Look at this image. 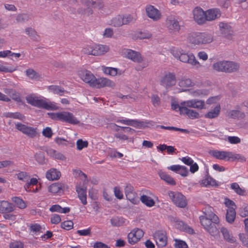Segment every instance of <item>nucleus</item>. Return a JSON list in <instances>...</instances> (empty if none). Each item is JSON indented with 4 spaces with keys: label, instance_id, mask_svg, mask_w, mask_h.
<instances>
[{
    "label": "nucleus",
    "instance_id": "nucleus-15",
    "mask_svg": "<svg viewBox=\"0 0 248 248\" xmlns=\"http://www.w3.org/2000/svg\"><path fill=\"white\" fill-rule=\"evenodd\" d=\"M72 124H78L80 121L73 115L68 111L61 112L60 120Z\"/></svg>",
    "mask_w": 248,
    "mask_h": 248
},
{
    "label": "nucleus",
    "instance_id": "nucleus-40",
    "mask_svg": "<svg viewBox=\"0 0 248 248\" xmlns=\"http://www.w3.org/2000/svg\"><path fill=\"white\" fill-rule=\"evenodd\" d=\"M123 18V22L124 25H127L130 23L134 22L136 20V16L130 15L127 14L125 15H122Z\"/></svg>",
    "mask_w": 248,
    "mask_h": 248
},
{
    "label": "nucleus",
    "instance_id": "nucleus-62",
    "mask_svg": "<svg viewBox=\"0 0 248 248\" xmlns=\"http://www.w3.org/2000/svg\"><path fill=\"white\" fill-rule=\"evenodd\" d=\"M228 140L231 144H238L241 142V139L236 136H229Z\"/></svg>",
    "mask_w": 248,
    "mask_h": 248
},
{
    "label": "nucleus",
    "instance_id": "nucleus-53",
    "mask_svg": "<svg viewBox=\"0 0 248 248\" xmlns=\"http://www.w3.org/2000/svg\"><path fill=\"white\" fill-rule=\"evenodd\" d=\"M125 195L127 199L130 201L132 203L136 204L139 202L136 194L135 192Z\"/></svg>",
    "mask_w": 248,
    "mask_h": 248
},
{
    "label": "nucleus",
    "instance_id": "nucleus-31",
    "mask_svg": "<svg viewBox=\"0 0 248 248\" xmlns=\"http://www.w3.org/2000/svg\"><path fill=\"white\" fill-rule=\"evenodd\" d=\"M158 173L160 178L167 183L172 186L175 185L176 183L174 180L170 175L162 170H159Z\"/></svg>",
    "mask_w": 248,
    "mask_h": 248
},
{
    "label": "nucleus",
    "instance_id": "nucleus-24",
    "mask_svg": "<svg viewBox=\"0 0 248 248\" xmlns=\"http://www.w3.org/2000/svg\"><path fill=\"white\" fill-rule=\"evenodd\" d=\"M218 25L220 32L225 36L229 38L233 32L232 28L229 24L222 22H220Z\"/></svg>",
    "mask_w": 248,
    "mask_h": 248
},
{
    "label": "nucleus",
    "instance_id": "nucleus-36",
    "mask_svg": "<svg viewBox=\"0 0 248 248\" xmlns=\"http://www.w3.org/2000/svg\"><path fill=\"white\" fill-rule=\"evenodd\" d=\"M124 124L126 125L133 126L135 127H139L141 126V123L134 120H119L117 121Z\"/></svg>",
    "mask_w": 248,
    "mask_h": 248
},
{
    "label": "nucleus",
    "instance_id": "nucleus-20",
    "mask_svg": "<svg viewBox=\"0 0 248 248\" xmlns=\"http://www.w3.org/2000/svg\"><path fill=\"white\" fill-rule=\"evenodd\" d=\"M78 76L83 81L89 84L92 86V82L94 79V76L91 72L87 70H81L78 72Z\"/></svg>",
    "mask_w": 248,
    "mask_h": 248
},
{
    "label": "nucleus",
    "instance_id": "nucleus-19",
    "mask_svg": "<svg viewBox=\"0 0 248 248\" xmlns=\"http://www.w3.org/2000/svg\"><path fill=\"white\" fill-rule=\"evenodd\" d=\"M210 155L214 158L229 161L230 152L218 150H210L209 151Z\"/></svg>",
    "mask_w": 248,
    "mask_h": 248
},
{
    "label": "nucleus",
    "instance_id": "nucleus-32",
    "mask_svg": "<svg viewBox=\"0 0 248 248\" xmlns=\"http://www.w3.org/2000/svg\"><path fill=\"white\" fill-rule=\"evenodd\" d=\"M220 105H217L213 109L211 110L205 114V117L209 119H213L217 117L220 112Z\"/></svg>",
    "mask_w": 248,
    "mask_h": 248
},
{
    "label": "nucleus",
    "instance_id": "nucleus-63",
    "mask_svg": "<svg viewBox=\"0 0 248 248\" xmlns=\"http://www.w3.org/2000/svg\"><path fill=\"white\" fill-rule=\"evenodd\" d=\"M235 208L236 207H231L228 208V209L227 210L226 217H235Z\"/></svg>",
    "mask_w": 248,
    "mask_h": 248
},
{
    "label": "nucleus",
    "instance_id": "nucleus-42",
    "mask_svg": "<svg viewBox=\"0 0 248 248\" xmlns=\"http://www.w3.org/2000/svg\"><path fill=\"white\" fill-rule=\"evenodd\" d=\"M48 90L54 93L62 95L65 92L63 89L60 87L56 85H51L48 87Z\"/></svg>",
    "mask_w": 248,
    "mask_h": 248
},
{
    "label": "nucleus",
    "instance_id": "nucleus-16",
    "mask_svg": "<svg viewBox=\"0 0 248 248\" xmlns=\"http://www.w3.org/2000/svg\"><path fill=\"white\" fill-rule=\"evenodd\" d=\"M193 18L200 25L203 24L206 22V14L202 8H195L193 11Z\"/></svg>",
    "mask_w": 248,
    "mask_h": 248
},
{
    "label": "nucleus",
    "instance_id": "nucleus-48",
    "mask_svg": "<svg viewBox=\"0 0 248 248\" xmlns=\"http://www.w3.org/2000/svg\"><path fill=\"white\" fill-rule=\"evenodd\" d=\"M102 70L106 74L112 76H115L117 74V69L115 68L102 66Z\"/></svg>",
    "mask_w": 248,
    "mask_h": 248
},
{
    "label": "nucleus",
    "instance_id": "nucleus-41",
    "mask_svg": "<svg viewBox=\"0 0 248 248\" xmlns=\"http://www.w3.org/2000/svg\"><path fill=\"white\" fill-rule=\"evenodd\" d=\"M178 84L181 87L186 88L193 85V83L190 79L184 78L179 81Z\"/></svg>",
    "mask_w": 248,
    "mask_h": 248
},
{
    "label": "nucleus",
    "instance_id": "nucleus-57",
    "mask_svg": "<svg viewBox=\"0 0 248 248\" xmlns=\"http://www.w3.org/2000/svg\"><path fill=\"white\" fill-rule=\"evenodd\" d=\"M239 237L243 245L248 248V234L240 233Z\"/></svg>",
    "mask_w": 248,
    "mask_h": 248
},
{
    "label": "nucleus",
    "instance_id": "nucleus-21",
    "mask_svg": "<svg viewBox=\"0 0 248 248\" xmlns=\"http://www.w3.org/2000/svg\"><path fill=\"white\" fill-rule=\"evenodd\" d=\"M15 206L6 201H0V213L8 214L13 212L15 210Z\"/></svg>",
    "mask_w": 248,
    "mask_h": 248
},
{
    "label": "nucleus",
    "instance_id": "nucleus-9",
    "mask_svg": "<svg viewBox=\"0 0 248 248\" xmlns=\"http://www.w3.org/2000/svg\"><path fill=\"white\" fill-rule=\"evenodd\" d=\"M15 125L18 130L30 138H33L38 134L37 128L29 126L19 123L16 124Z\"/></svg>",
    "mask_w": 248,
    "mask_h": 248
},
{
    "label": "nucleus",
    "instance_id": "nucleus-61",
    "mask_svg": "<svg viewBox=\"0 0 248 248\" xmlns=\"http://www.w3.org/2000/svg\"><path fill=\"white\" fill-rule=\"evenodd\" d=\"M175 247L176 248H187V245L186 243L182 241L179 240H175Z\"/></svg>",
    "mask_w": 248,
    "mask_h": 248
},
{
    "label": "nucleus",
    "instance_id": "nucleus-8",
    "mask_svg": "<svg viewBox=\"0 0 248 248\" xmlns=\"http://www.w3.org/2000/svg\"><path fill=\"white\" fill-rule=\"evenodd\" d=\"M176 82V78L174 73L169 72L161 77L160 84L166 89L174 86Z\"/></svg>",
    "mask_w": 248,
    "mask_h": 248
},
{
    "label": "nucleus",
    "instance_id": "nucleus-33",
    "mask_svg": "<svg viewBox=\"0 0 248 248\" xmlns=\"http://www.w3.org/2000/svg\"><path fill=\"white\" fill-rule=\"evenodd\" d=\"M4 92L13 99L17 102H21V98L19 94L17 93L15 90L12 89L5 88L4 89Z\"/></svg>",
    "mask_w": 248,
    "mask_h": 248
},
{
    "label": "nucleus",
    "instance_id": "nucleus-34",
    "mask_svg": "<svg viewBox=\"0 0 248 248\" xmlns=\"http://www.w3.org/2000/svg\"><path fill=\"white\" fill-rule=\"evenodd\" d=\"M201 185L206 187L217 186L216 181L210 176H206L201 182Z\"/></svg>",
    "mask_w": 248,
    "mask_h": 248
},
{
    "label": "nucleus",
    "instance_id": "nucleus-23",
    "mask_svg": "<svg viewBox=\"0 0 248 248\" xmlns=\"http://www.w3.org/2000/svg\"><path fill=\"white\" fill-rule=\"evenodd\" d=\"M181 114H186L189 118L194 119L200 118L199 113L195 110L182 106L180 109Z\"/></svg>",
    "mask_w": 248,
    "mask_h": 248
},
{
    "label": "nucleus",
    "instance_id": "nucleus-35",
    "mask_svg": "<svg viewBox=\"0 0 248 248\" xmlns=\"http://www.w3.org/2000/svg\"><path fill=\"white\" fill-rule=\"evenodd\" d=\"M238 161L241 162H245L246 160V157L239 154H234L232 152H230L229 161Z\"/></svg>",
    "mask_w": 248,
    "mask_h": 248
},
{
    "label": "nucleus",
    "instance_id": "nucleus-56",
    "mask_svg": "<svg viewBox=\"0 0 248 248\" xmlns=\"http://www.w3.org/2000/svg\"><path fill=\"white\" fill-rule=\"evenodd\" d=\"M62 228L66 230H69L73 228V222L71 220H66L61 223Z\"/></svg>",
    "mask_w": 248,
    "mask_h": 248
},
{
    "label": "nucleus",
    "instance_id": "nucleus-10",
    "mask_svg": "<svg viewBox=\"0 0 248 248\" xmlns=\"http://www.w3.org/2000/svg\"><path fill=\"white\" fill-rule=\"evenodd\" d=\"M241 105H237L235 109H228L226 112V116L229 119L242 120L246 117L244 112L241 111Z\"/></svg>",
    "mask_w": 248,
    "mask_h": 248
},
{
    "label": "nucleus",
    "instance_id": "nucleus-17",
    "mask_svg": "<svg viewBox=\"0 0 248 248\" xmlns=\"http://www.w3.org/2000/svg\"><path fill=\"white\" fill-rule=\"evenodd\" d=\"M144 235L143 231L140 229H135L128 234V241L131 244L137 243Z\"/></svg>",
    "mask_w": 248,
    "mask_h": 248
},
{
    "label": "nucleus",
    "instance_id": "nucleus-26",
    "mask_svg": "<svg viewBox=\"0 0 248 248\" xmlns=\"http://www.w3.org/2000/svg\"><path fill=\"white\" fill-rule=\"evenodd\" d=\"M167 24L169 30L171 31L177 32L180 29L178 21L174 18L168 19Z\"/></svg>",
    "mask_w": 248,
    "mask_h": 248
},
{
    "label": "nucleus",
    "instance_id": "nucleus-5",
    "mask_svg": "<svg viewBox=\"0 0 248 248\" xmlns=\"http://www.w3.org/2000/svg\"><path fill=\"white\" fill-rule=\"evenodd\" d=\"M84 6L79 9L78 11L81 14L89 16L93 13L92 8L102 9L104 4L102 0H87Z\"/></svg>",
    "mask_w": 248,
    "mask_h": 248
},
{
    "label": "nucleus",
    "instance_id": "nucleus-28",
    "mask_svg": "<svg viewBox=\"0 0 248 248\" xmlns=\"http://www.w3.org/2000/svg\"><path fill=\"white\" fill-rule=\"evenodd\" d=\"M76 191L78 193V196L82 203L83 204L87 203L86 201V187L84 186L78 185L76 187Z\"/></svg>",
    "mask_w": 248,
    "mask_h": 248
},
{
    "label": "nucleus",
    "instance_id": "nucleus-58",
    "mask_svg": "<svg viewBox=\"0 0 248 248\" xmlns=\"http://www.w3.org/2000/svg\"><path fill=\"white\" fill-rule=\"evenodd\" d=\"M16 175L19 180L23 181H26L29 178L28 173L25 171H20Z\"/></svg>",
    "mask_w": 248,
    "mask_h": 248
},
{
    "label": "nucleus",
    "instance_id": "nucleus-54",
    "mask_svg": "<svg viewBox=\"0 0 248 248\" xmlns=\"http://www.w3.org/2000/svg\"><path fill=\"white\" fill-rule=\"evenodd\" d=\"M29 16L25 14H19L16 17V20L18 23H23L29 20Z\"/></svg>",
    "mask_w": 248,
    "mask_h": 248
},
{
    "label": "nucleus",
    "instance_id": "nucleus-6",
    "mask_svg": "<svg viewBox=\"0 0 248 248\" xmlns=\"http://www.w3.org/2000/svg\"><path fill=\"white\" fill-rule=\"evenodd\" d=\"M201 223L204 228L212 236H215L219 233L216 224L219 222L218 218H201Z\"/></svg>",
    "mask_w": 248,
    "mask_h": 248
},
{
    "label": "nucleus",
    "instance_id": "nucleus-59",
    "mask_svg": "<svg viewBox=\"0 0 248 248\" xmlns=\"http://www.w3.org/2000/svg\"><path fill=\"white\" fill-rule=\"evenodd\" d=\"M193 96L199 97L205 95L207 93V91L205 90H197L191 92Z\"/></svg>",
    "mask_w": 248,
    "mask_h": 248
},
{
    "label": "nucleus",
    "instance_id": "nucleus-1",
    "mask_svg": "<svg viewBox=\"0 0 248 248\" xmlns=\"http://www.w3.org/2000/svg\"><path fill=\"white\" fill-rule=\"evenodd\" d=\"M173 56L182 62L188 63L196 68L201 66L195 55L191 52H186L181 48L173 49L171 50Z\"/></svg>",
    "mask_w": 248,
    "mask_h": 248
},
{
    "label": "nucleus",
    "instance_id": "nucleus-50",
    "mask_svg": "<svg viewBox=\"0 0 248 248\" xmlns=\"http://www.w3.org/2000/svg\"><path fill=\"white\" fill-rule=\"evenodd\" d=\"M94 46H86L82 48V52L87 55L94 56Z\"/></svg>",
    "mask_w": 248,
    "mask_h": 248
},
{
    "label": "nucleus",
    "instance_id": "nucleus-64",
    "mask_svg": "<svg viewBox=\"0 0 248 248\" xmlns=\"http://www.w3.org/2000/svg\"><path fill=\"white\" fill-rule=\"evenodd\" d=\"M42 134L45 137L50 138L52 136L53 133L51 128L47 127L43 130Z\"/></svg>",
    "mask_w": 248,
    "mask_h": 248
},
{
    "label": "nucleus",
    "instance_id": "nucleus-30",
    "mask_svg": "<svg viewBox=\"0 0 248 248\" xmlns=\"http://www.w3.org/2000/svg\"><path fill=\"white\" fill-rule=\"evenodd\" d=\"M60 171L55 169H51L46 173V177L49 180H55L59 179L61 177Z\"/></svg>",
    "mask_w": 248,
    "mask_h": 248
},
{
    "label": "nucleus",
    "instance_id": "nucleus-55",
    "mask_svg": "<svg viewBox=\"0 0 248 248\" xmlns=\"http://www.w3.org/2000/svg\"><path fill=\"white\" fill-rule=\"evenodd\" d=\"M88 142L87 141H83L81 139H79L77 141V147L78 150H82L83 148L87 147Z\"/></svg>",
    "mask_w": 248,
    "mask_h": 248
},
{
    "label": "nucleus",
    "instance_id": "nucleus-49",
    "mask_svg": "<svg viewBox=\"0 0 248 248\" xmlns=\"http://www.w3.org/2000/svg\"><path fill=\"white\" fill-rule=\"evenodd\" d=\"M25 32L31 39L36 40L38 39L37 32L33 29L28 28L26 29Z\"/></svg>",
    "mask_w": 248,
    "mask_h": 248
},
{
    "label": "nucleus",
    "instance_id": "nucleus-22",
    "mask_svg": "<svg viewBox=\"0 0 248 248\" xmlns=\"http://www.w3.org/2000/svg\"><path fill=\"white\" fill-rule=\"evenodd\" d=\"M206 21H213L221 16V13L218 9H212L205 12Z\"/></svg>",
    "mask_w": 248,
    "mask_h": 248
},
{
    "label": "nucleus",
    "instance_id": "nucleus-13",
    "mask_svg": "<svg viewBox=\"0 0 248 248\" xmlns=\"http://www.w3.org/2000/svg\"><path fill=\"white\" fill-rule=\"evenodd\" d=\"M154 239L158 247L163 248L166 246L167 243V237L165 232L158 231L154 234Z\"/></svg>",
    "mask_w": 248,
    "mask_h": 248
},
{
    "label": "nucleus",
    "instance_id": "nucleus-44",
    "mask_svg": "<svg viewBox=\"0 0 248 248\" xmlns=\"http://www.w3.org/2000/svg\"><path fill=\"white\" fill-rule=\"evenodd\" d=\"M12 201L20 209H24L26 207V204L23 200L18 197H13Z\"/></svg>",
    "mask_w": 248,
    "mask_h": 248
},
{
    "label": "nucleus",
    "instance_id": "nucleus-37",
    "mask_svg": "<svg viewBox=\"0 0 248 248\" xmlns=\"http://www.w3.org/2000/svg\"><path fill=\"white\" fill-rule=\"evenodd\" d=\"M140 200L143 203L148 207H152L155 204L154 201L151 197L145 195L141 196Z\"/></svg>",
    "mask_w": 248,
    "mask_h": 248
},
{
    "label": "nucleus",
    "instance_id": "nucleus-46",
    "mask_svg": "<svg viewBox=\"0 0 248 248\" xmlns=\"http://www.w3.org/2000/svg\"><path fill=\"white\" fill-rule=\"evenodd\" d=\"M35 160L40 165H44L46 163V160L45 158L44 154L42 152H39L35 155Z\"/></svg>",
    "mask_w": 248,
    "mask_h": 248
},
{
    "label": "nucleus",
    "instance_id": "nucleus-52",
    "mask_svg": "<svg viewBox=\"0 0 248 248\" xmlns=\"http://www.w3.org/2000/svg\"><path fill=\"white\" fill-rule=\"evenodd\" d=\"M5 116L10 118H13L14 119H17L21 120H23L25 118L24 116L19 112L7 113L5 115Z\"/></svg>",
    "mask_w": 248,
    "mask_h": 248
},
{
    "label": "nucleus",
    "instance_id": "nucleus-45",
    "mask_svg": "<svg viewBox=\"0 0 248 248\" xmlns=\"http://www.w3.org/2000/svg\"><path fill=\"white\" fill-rule=\"evenodd\" d=\"M110 222L112 226L119 227L123 225L125 222V220L124 218H112Z\"/></svg>",
    "mask_w": 248,
    "mask_h": 248
},
{
    "label": "nucleus",
    "instance_id": "nucleus-47",
    "mask_svg": "<svg viewBox=\"0 0 248 248\" xmlns=\"http://www.w3.org/2000/svg\"><path fill=\"white\" fill-rule=\"evenodd\" d=\"M231 188L239 195H244L245 194V190L242 189L236 183H232L231 185Z\"/></svg>",
    "mask_w": 248,
    "mask_h": 248
},
{
    "label": "nucleus",
    "instance_id": "nucleus-12",
    "mask_svg": "<svg viewBox=\"0 0 248 248\" xmlns=\"http://www.w3.org/2000/svg\"><path fill=\"white\" fill-rule=\"evenodd\" d=\"M147 16L154 21H158L162 16L160 11L152 5H147L145 7Z\"/></svg>",
    "mask_w": 248,
    "mask_h": 248
},
{
    "label": "nucleus",
    "instance_id": "nucleus-27",
    "mask_svg": "<svg viewBox=\"0 0 248 248\" xmlns=\"http://www.w3.org/2000/svg\"><path fill=\"white\" fill-rule=\"evenodd\" d=\"M25 73L28 78L32 80L40 81L43 78L40 74L32 68L27 69Z\"/></svg>",
    "mask_w": 248,
    "mask_h": 248
},
{
    "label": "nucleus",
    "instance_id": "nucleus-14",
    "mask_svg": "<svg viewBox=\"0 0 248 248\" xmlns=\"http://www.w3.org/2000/svg\"><path fill=\"white\" fill-rule=\"evenodd\" d=\"M115 86V83L111 80L106 78H96L94 77V79L92 82V86L100 88L105 86L113 87Z\"/></svg>",
    "mask_w": 248,
    "mask_h": 248
},
{
    "label": "nucleus",
    "instance_id": "nucleus-2",
    "mask_svg": "<svg viewBox=\"0 0 248 248\" xmlns=\"http://www.w3.org/2000/svg\"><path fill=\"white\" fill-rule=\"evenodd\" d=\"M187 39L188 42L194 45H207L211 43L214 40V36L211 33L192 32L189 34Z\"/></svg>",
    "mask_w": 248,
    "mask_h": 248
},
{
    "label": "nucleus",
    "instance_id": "nucleus-4",
    "mask_svg": "<svg viewBox=\"0 0 248 248\" xmlns=\"http://www.w3.org/2000/svg\"><path fill=\"white\" fill-rule=\"evenodd\" d=\"M26 99L28 103L39 108H44L47 110H57L59 108L55 103L47 102L44 99H39V97L32 95L27 96Z\"/></svg>",
    "mask_w": 248,
    "mask_h": 248
},
{
    "label": "nucleus",
    "instance_id": "nucleus-60",
    "mask_svg": "<svg viewBox=\"0 0 248 248\" xmlns=\"http://www.w3.org/2000/svg\"><path fill=\"white\" fill-rule=\"evenodd\" d=\"M151 100L153 105L155 107H157L160 105V98L157 95L154 94L151 96Z\"/></svg>",
    "mask_w": 248,
    "mask_h": 248
},
{
    "label": "nucleus",
    "instance_id": "nucleus-18",
    "mask_svg": "<svg viewBox=\"0 0 248 248\" xmlns=\"http://www.w3.org/2000/svg\"><path fill=\"white\" fill-rule=\"evenodd\" d=\"M124 53L126 58L134 62L140 63L143 61L141 54L138 52L131 49H125Z\"/></svg>",
    "mask_w": 248,
    "mask_h": 248
},
{
    "label": "nucleus",
    "instance_id": "nucleus-29",
    "mask_svg": "<svg viewBox=\"0 0 248 248\" xmlns=\"http://www.w3.org/2000/svg\"><path fill=\"white\" fill-rule=\"evenodd\" d=\"M109 50L108 46L103 45H94V56H100Z\"/></svg>",
    "mask_w": 248,
    "mask_h": 248
},
{
    "label": "nucleus",
    "instance_id": "nucleus-39",
    "mask_svg": "<svg viewBox=\"0 0 248 248\" xmlns=\"http://www.w3.org/2000/svg\"><path fill=\"white\" fill-rule=\"evenodd\" d=\"M63 185L60 183H55L51 185L49 187V191L53 193H57L60 192L61 190L62 189Z\"/></svg>",
    "mask_w": 248,
    "mask_h": 248
},
{
    "label": "nucleus",
    "instance_id": "nucleus-51",
    "mask_svg": "<svg viewBox=\"0 0 248 248\" xmlns=\"http://www.w3.org/2000/svg\"><path fill=\"white\" fill-rule=\"evenodd\" d=\"M160 127L164 129L178 131H180L181 132H183V133H187V134H188L189 133V131L187 129L173 127V126H165L163 125H161Z\"/></svg>",
    "mask_w": 248,
    "mask_h": 248
},
{
    "label": "nucleus",
    "instance_id": "nucleus-43",
    "mask_svg": "<svg viewBox=\"0 0 248 248\" xmlns=\"http://www.w3.org/2000/svg\"><path fill=\"white\" fill-rule=\"evenodd\" d=\"M111 24L115 27H120L124 25L122 15H118L112 18Z\"/></svg>",
    "mask_w": 248,
    "mask_h": 248
},
{
    "label": "nucleus",
    "instance_id": "nucleus-11",
    "mask_svg": "<svg viewBox=\"0 0 248 248\" xmlns=\"http://www.w3.org/2000/svg\"><path fill=\"white\" fill-rule=\"evenodd\" d=\"M181 105L187 108H194L200 110L205 108V102L200 99H191L183 101L181 102Z\"/></svg>",
    "mask_w": 248,
    "mask_h": 248
},
{
    "label": "nucleus",
    "instance_id": "nucleus-7",
    "mask_svg": "<svg viewBox=\"0 0 248 248\" xmlns=\"http://www.w3.org/2000/svg\"><path fill=\"white\" fill-rule=\"evenodd\" d=\"M169 196L172 202L177 206L185 208L187 205L186 198L184 195L178 192L170 191Z\"/></svg>",
    "mask_w": 248,
    "mask_h": 248
},
{
    "label": "nucleus",
    "instance_id": "nucleus-3",
    "mask_svg": "<svg viewBox=\"0 0 248 248\" xmlns=\"http://www.w3.org/2000/svg\"><path fill=\"white\" fill-rule=\"evenodd\" d=\"M212 67L217 72L232 73L239 71L240 65L233 61H220L214 62Z\"/></svg>",
    "mask_w": 248,
    "mask_h": 248
},
{
    "label": "nucleus",
    "instance_id": "nucleus-38",
    "mask_svg": "<svg viewBox=\"0 0 248 248\" xmlns=\"http://www.w3.org/2000/svg\"><path fill=\"white\" fill-rule=\"evenodd\" d=\"M224 239L230 243H233L235 242V238L231 234H230L228 230L224 228H222L221 230Z\"/></svg>",
    "mask_w": 248,
    "mask_h": 248
},
{
    "label": "nucleus",
    "instance_id": "nucleus-25",
    "mask_svg": "<svg viewBox=\"0 0 248 248\" xmlns=\"http://www.w3.org/2000/svg\"><path fill=\"white\" fill-rule=\"evenodd\" d=\"M174 225L177 229H179L182 231L186 232L191 234L194 233V230L182 221H175Z\"/></svg>",
    "mask_w": 248,
    "mask_h": 248
}]
</instances>
